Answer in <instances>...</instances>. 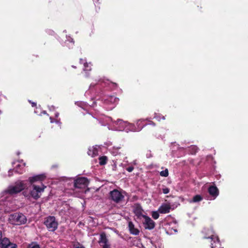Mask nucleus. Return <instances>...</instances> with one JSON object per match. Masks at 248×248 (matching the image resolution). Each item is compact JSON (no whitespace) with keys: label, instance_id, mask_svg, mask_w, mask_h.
Returning a JSON list of instances; mask_svg holds the SVG:
<instances>
[{"label":"nucleus","instance_id":"nucleus-1","mask_svg":"<svg viewBox=\"0 0 248 248\" xmlns=\"http://www.w3.org/2000/svg\"><path fill=\"white\" fill-rule=\"evenodd\" d=\"M25 187L24 181H17L14 185L9 186L6 190L1 193V201H5L11 195L20 192Z\"/></svg>","mask_w":248,"mask_h":248},{"label":"nucleus","instance_id":"nucleus-2","mask_svg":"<svg viewBox=\"0 0 248 248\" xmlns=\"http://www.w3.org/2000/svg\"><path fill=\"white\" fill-rule=\"evenodd\" d=\"M32 189L31 190L30 193H28L27 191L23 192L24 196L30 198L32 197L33 199L37 200L40 197V194L44 191L46 188V186L41 184V185L38 186L35 184L31 185Z\"/></svg>","mask_w":248,"mask_h":248},{"label":"nucleus","instance_id":"nucleus-3","mask_svg":"<svg viewBox=\"0 0 248 248\" xmlns=\"http://www.w3.org/2000/svg\"><path fill=\"white\" fill-rule=\"evenodd\" d=\"M9 219L11 224L16 225L23 224L27 222L26 217L21 213H16L11 215Z\"/></svg>","mask_w":248,"mask_h":248},{"label":"nucleus","instance_id":"nucleus-4","mask_svg":"<svg viewBox=\"0 0 248 248\" xmlns=\"http://www.w3.org/2000/svg\"><path fill=\"white\" fill-rule=\"evenodd\" d=\"M208 234V236L205 238L209 239L211 243V248H220L221 245L218 238L215 235L214 232L212 230H210Z\"/></svg>","mask_w":248,"mask_h":248},{"label":"nucleus","instance_id":"nucleus-5","mask_svg":"<svg viewBox=\"0 0 248 248\" xmlns=\"http://www.w3.org/2000/svg\"><path fill=\"white\" fill-rule=\"evenodd\" d=\"M49 231L54 232L58 228V222L54 217L49 216L46 217L44 222Z\"/></svg>","mask_w":248,"mask_h":248},{"label":"nucleus","instance_id":"nucleus-6","mask_svg":"<svg viewBox=\"0 0 248 248\" xmlns=\"http://www.w3.org/2000/svg\"><path fill=\"white\" fill-rule=\"evenodd\" d=\"M119 98L113 96H107L104 99V104L107 106L106 109L110 110L114 108L115 105L118 103Z\"/></svg>","mask_w":248,"mask_h":248},{"label":"nucleus","instance_id":"nucleus-7","mask_svg":"<svg viewBox=\"0 0 248 248\" xmlns=\"http://www.w3.org/2000/svg\"><path fill=\"white\" fill-rule=\"evenodd\" d=\"M109 195L111 199L116 203L120 202L124 198V195L117 189H114L110 191Z\"/></svg>","mask_w":248,"mask_h":248},{"label":"nucleus","instance_id":"nucleus-8","mask_svg":"<svg viewBox=\"0 0 248 248\" xmlns=\"http://www.w3.org/2000/svg\"><path fill=\"white\" fill-rule=\"evenodd\" d=\"M88 183V180L86 178L80 177L75 181L74 186L76 188L84 189L87 186Z\"/></svg>","mask_w":248,"mask_h":248},{"label":"nucleus","instance_id":"nucleus-9","mask_svg":"<svg viewBox=\"0 0 248 248\" xmlns=\"http://www.w3.org/2000/svg\"><path fill=\"white\" fill-rule=\"evenodd\" d=\"M142 223L145 229L152 230L155 228V222L149 217L143 216Z\"/></svg>","mask_w":248,"mask_h":248},{"label":"nucleus","instance_id":"nucleus-10","mask_svg":"<svg viewBox=\"0 0 248 248\" xmlns=\"http://www.w3.org/2000/svg\"><path fill=\"white\" fill-rule=\"evenodd\" d=\"M14 170L19 173H22L24 170L25 164L21 161H16L13 163Z\"/></svg>","mask_w":248,"mask_h":248},{"label":"nucleus","instance_id":"nucleus-11","mask_svg":"<svg viewBox=\"0 0 248 248\" xmlns=\"http://www.w3.org/2000/svg\"><path fill=\"white\" fill-rule=\"evenodd\" d=\"M98 242L102 248H110V244L104 233L100 234Z\"/></svg>","mask_w":248,"mask_h":248},{"label":"nucleus","instance_id":"nucleus-12","mask_svg":"<svg viewBox=\"0 0 248 248\" xmlns=\"http://www.w3.org/2000/svg\"><path fill=\"white\" fill-rule=\"evenodd\" d=\"M126 121H124L122 120H118L114 123L113 130L125 131V126H126Z\"/></svg>","mask_w":248,"mask_h":248},{"label":"nucleus","instance_id":"nucleus-13","mask_svg":"<svg viewBox=\"0 0 248 248\" xmlns=\"http://www.w3.org/2000/svg\"><path fill=\"white\" fill-rule=\"evenodd\" d=\"M0 248H16V245L10 243L8 238H4L0 243Z\"/></svg>","mask_w":248,"mask_h":248},{"label":"nucleus","instance_id":"nucleus-14","mask_svg":"<svg viewBox=\"0 0 248 248\" xmlns=\"http://www.w3.org/2000/svg\"><path fill=\"white\" fill-rule=\"evenodd\" d=\"M133 211L137 217L141 219L145 215H143V210L141 206L138 204H136L133 206Z\"/></svg>","mask_w":248,"mask_h":248},{"label":"nucleus","instance_id":"nucleus-15","mask_svg":"<svg viewBox=\"0 0 248 248\" xmlns=\"http://www.w3.org/2000/svg\"><path fill=\"white\" fill-rule=\"evenodd\" d=\"M46 175L44 174L34 175L29 178V181L31 185L33 184L34 183L38 181H42L46 178Z\"/></svg>","mask_w":248,"mask_h":248},{"label":"nucleus","instance_id":"nucleus-16","mask_svg":"<svg viewBox=\"0 0 248 248\" xmlns=\"http://www.w3.org/2000/svg\"><path fill=\"white\" fill-rule=\"evenodd\" d=\"M125 131L126 132H128L129 131H139L141 129V127H139V128H136V127L133 124H131L126 122V126H125Z\"/></svg>","mask_w":248,"mask_h":248},{"label":"nucleus","instance_id":"nucleus-17","mask_svg":"<svg viewBox=\"0 0 248 248\" xmlns=\"http://www.w3.org/2000/svg\"><path fill=\"white\" fill-rule=\"evenodd\" d=\"M170 206L169 204L164 203L158 208V212L161 214H167L170 212Z\"/></svg>","mask_w":248,"mask_h":248},{"label":"nucleus","instance_id":"nucleus-18","mask_svg":"<svg viewBox=\"0 0 248 248\" xmlns=\"http://www.w3.org/2000/svg\"><path fill=\"white\" fill-rule=\"evenodd\" d=\"M209 194L214 197V199L216 198L218 195L217 188L216 186H211L208 188Z\"/></svg>","mask_w":248,"mask_h":248},{"label":"nucleus","instance_id":"nucleus-19","mask_svg":"<svg viewBox=\"0 0 248 248\" xmlns=\"http://www.w3.org/2000/svg\"><path fill=\"white\" fill-rule=\"evenodd\" d=\"M128 228L129 230L131 233L134 235H138L139 233V230L135 228L134 225L132 222H129L128 223Z\"/></svg>","mask_w":248,"mask_h":248},{"label":"nucleus","instance_id":"nucleus-20","mask_svg":"<svg viewBox=\"0 0 248 248\" xmlns=\"http://www.w3.org/2000/svg\"><path fill=\"white\" fill-rule=\"evenodd\" d=\"M88 154L92 157L98 154L97 147H90L88 150Z\"/></svg>","mask_w":248,"mask_h":248},{"label":"nucleus","instance_id":"nucleus-21","mask_svg":"<svg viewBox=\"0 0 248 248\" xmlns=\"http://www.w3.org/2000/svg\"><path fill=\"white\" fill-rule=\"evenodd\" d=\"M80 62L83 63L84 65L83 70L84 71H90L91 70V64L90 63H88L86 62L85 60L81 59Z\"/></svg>","mask_w":248,"mask_h":248},{"label":"nucleus","instance_id":"nucleus-22","mask_svg":"<svg viewBox=\"0 0 248 248\" xmlns=\"http://www.w3.org/2000/svg\"><path fill=\"white\" fill-rule=\"evenodd\" d=\"M202 197L200 195H197L195 196L193 199L189 201L190 203L192 202H198L201 201L202 200Z\"/></svg>","mask_w":248,"mask_h":248},{"label":"nucleus","instance_id":"nucleus-23","mask_svg":"<svg viewBox=\"0 0 248 248\" xmlns=\"http://www.w3.org/2000/svg\"><path fill=\"white\" fill-rule=\"evenodd\" d=\"M99 164L101 165H105L107 163V157L105 156H103L99 158Z\"/></svg>","mask_w":248,"mask_h":248},{"label":"nucleus","instance_id":"nucleus-24","mask_svg":"<svg viewBox=\"0 0 248 248\" xmlns=\"http://www.w3.org/2000/svg\"><path fill=\"white\" fill-rule=\"evenodd\" d=\"M159 212L158 211H154L152 212V217L155 219H157L159 217Z\"/></svg>","mask_w":248,"mask_h":248},{"label":"nucleus","instance_id":"nucleus-25","mask_svg":"<svg viewBox=\"0 0 248 248\" xmlns=\"http://www.w3.org/2000/svg\"><path fill=\"white\" fill-rule=\"evenodd\" d=\"M160 175L163 177H167L169 175L168 170L166 169L165 170L161 171L160 172Z\"/></svg>","mask_w":248,"mask_h":248},{"label":"nucleus","instance_id":"nucleus-26","mask_svg":"<svg viewBox=\"0 0 248 248\" xmlns=\"http://www.w3.org/2000/svg\"><path fill=\"white\" fill-rule=\"evenodd\" d=\"M143 122V120H139L137 122V127L136 128H139V127H141V129L145 125L144 124H142L141 123Z\"/></svg>","mask_w":248,"mask_h":248},{"label":"nucleus","instance_id":"nucleus-27","mask_svg":"<svg viewBox=\"0 0 248 248\" xmlns=\"http://www.w3.org/2000/svg\"><path fill=\"white\" fill-rule=\"evenodd\" d=\"M28 248H41L40 246L36 243H32L28 246Z\"/></svg>","mask_w":248,"mask_h":248},{"label":"nucleus","instance_id":"nucleus-28","mask_svg":"<svg viewBox=\"0 0 248 248\" xmlns=\"http://www.w3.org/2000/svg\"><path fill=\"white\" fill-rule=\"evenodd\" d=\"M191 153L192 154H194L197 152L198 148L196 146H191Z\"/></svg>","mask_w":248,"mask_h":248},{"label":"nucleus","instance_id":"nucleus-29","mask_svg":"<svg viewBox=\"0 0 248 248\" xmlns=\"http://www.w3.org/2000/svg\"><path fill=\"white\" fill-rule=\"evenodd\" d=\"M162 190H163V192L164 194H168L170 192V189L168 188H167V187H165V188H163Z\"/></svg>","mask_w":248,"mask_h":248},{"label":"nucleus","instance_id":"nucleus-30","mask_svg":"<svg viewBox=\"0 0 248 248\" xmlns=\"http://www.w3.org/2000/svg\"><path fill=\"white\" fill-rule=\"evenodd\" d=\"M50 122L51 123H56L57 124H61V123L60 122V121L59 120H56V121H54L52 117H50Z\"/></svg>","mask_w":248,"mask_h":248},{"label":"nucleus","instance_id":"nucleus-31","mask_svg":"<svg viewBox=\"0 0 248 248\" xmlns=\"http://www.w3.org/2000/svg\"><path fill=\"white\" fill-rule=\"evenodd\" d=\"M78 105H79L80 107L83 108L86 106V104L84 102H79L77 103Z\"/></svg>","mask_w":248,"mask_h":248},{"label":"nucleus","instance_id":"nucleus-32","mask_svg":"<svg viewBox=\"0 0 248 248\" xmlns=\"http://www.w3.org/2000/svg\"><path fill=\"white\" fill-rule=\"evenodd\" d=\"M133 170L134 167L133 166H131L126 168V170L129 172H132Z\"/></svg>","mask_w":248,"mask_h":248},{"label":"nucleus","instance_id":"nucleus-33","mask_svg":"<svg viewBox=\"0 0 248 248\" xmlns=\"http://www.w3.org/2000/svg\"><path fill=\"white\" fill-rule=\"evenodd\" d=\"M74 248H84L82 246L78 244L77 246H75Z\"/></svg>","mask_w":248,"mask_h":248},{"label":"nucleus","instance_id":"nucleus-34","mask_svg":"<svg viewBox=\"0 0 248 248\" xmlns=\"http://www.w3.org/2000/svg\"><path fill=\"white\" fill-rule=\"evenodd\" d=\"M67 41L69 42L70 43L73 42V39L72 38H71L70 37H67Z\"/></svg>","mask_w":248,"mask_h":248},{"label":"nucleus","instance_id":"nucleus-35","mask_svg":"<svg viewBox=\"0 0 248 248\" xmlns=\"http://www.w3.org/2000/svg\"><path fill=\"white\" fill-rule=\"evenodd\" d=\"M130 164L131 165H136L137 161H136V160H134L133 162H132Z\"/></svg>","mask_w":248,"mask_h":248},{"label":"nucleus","instance_id":"nucleus-36","mask_svg":"<svg viewBox=\"0 0 248 248\" xmlns=\"http://www.w3.org/2000/svg\"><path fill=\"white\" fill-rule=\"evenodd\" d=\"M55 116L56 117H58V116H59V113L58 112H56L55 113Z\"/></svg>","mask_w":248,"mask_h":248},{"label":"nucleus","instance_id":"nucleus-37","mask_svg":"<svg viewBox=\"0 0 248 248\" xmlns=\"http://www.w3.org/2000/svg\"><path fill=\"white\" fill-rule=\"evenodd\" d=\"M158 121H160V119L158 117H155Z\"/></svg>","mask_w":248,"mask_h":248},{"label":"nucleus","instance_id":"nucleus-38","mask_svg":"<svg viewBox=\"0 0 248 248\" xmlns=\"http://www.w3.org/2000/svg\"><path fill=\"white\" fill-rule=\"evenodd\" d=\"M32 106L33 107H34V106H36V104H35V103H33H33H32Z\"/></svg>","mask_w":248,"mask_h":248},{"label":"nucleus","instance_id":"nucleus-39","mask_svg":"<svg viewBox=\"0 0 248 248\" xmlns=\"http://www.w3.org/2000/svg\"><path fill=\"white\" fill-rule=\"evenodd\" d=\"M9 176H11V174H10V170L9 171Z\"/></svg>","mask_w":248,"mask_h":248},{"label":"nucleus","instance_id":"nucleus-40","mask_svg":"<svg viewBox=\"0 0 248 248\" xmlns=\"http://www.w3.org/2000/svg\"><path fill=\"white\" fill-rule=\"evenodd\" d=\"M162 119H165V117L164 116L162 117Z\"/></svg>","mask_w":248,"mask_h":248},{"label":"nucleus","instance_id":"nucleus-41","mask_svg":"<svg viewBox=\"0 0 248 248\" xmlns=\"http://www.w3.org/2000/svg\"><path fill=\"white\" fill-rule=\"evenodd\" d=\"M174 232H177V231H176V229H174Z\"/></svg>","mask_w":248,"mask_h":248}]
</instances>
